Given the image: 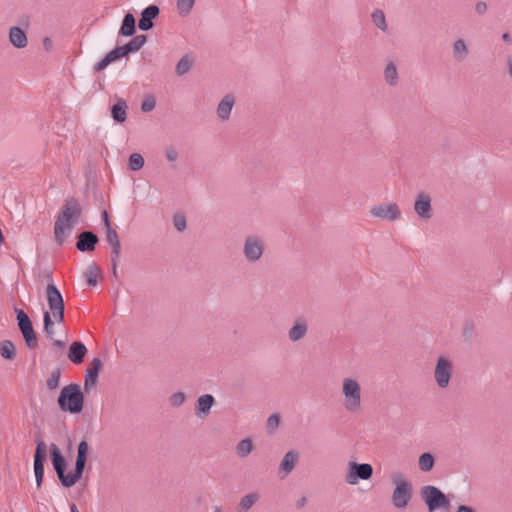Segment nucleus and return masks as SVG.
I'll return each mask as SVG.
<instances>
[{
    "label": "nucleus",
    "mask_w": 512,
    "mask_h": 512,
    "mask_svg": "<svg viewBox=\"0 0 512 512\" xmlns=\"http://www.w3.org/2000/svg\"><path fill=\"white\" fill-rule=\"evenodd\" d=\"M83 208L79 200L73 196L67 197L61 207L54 224V239L58 246H62L75 225L82 216Z\"/></svg>",
    "instance_id": "obj_1"
},
{
    "label": "nucleus",
    "mask_w": 512,
    "mask_h": 512,
    "mask_svg": "<svg viewBox=\"0 0 512 512\" xmlns=\"http://www.w3.org/2000/svg\"><path fill=\"white\" fill-rule=\"evenodd\" d=\"M57 404L62 412L80 414L85 406V395L77 383L64 386L57 398Z\"/></svg>",
    "instance_id": "obj_2"
},
{
    "label": "nucleus",
    "mask_w": 512,
    "mask_h": 512,
    "mask_svg": "<svg viewBox=\"0 0 512 512\" xmlns=\"http://www.w3.org/2000/svg\"><path fill=\"white\" fill-rule=\"evenodd\" d=\"M390 479L395 486L392 493V503L395 508L403 510L412 499L413 486L400 472L392 473Z\"/></svg>",
    "instance_id": "obj_3"
},
{
    "label": "nucleus",
    "mask_w": 512,
    "mask_h": 512,
    "mask_svg": "<svg viewBox=\"0 0 512 512\" xmlns=\"http://www.w3.org/2000/svg\"><path fill=\"white\" fill-rule=\"evenodd\" d=\"M420 495L429 512H434L439 509H448L450 506V500L447 495L436 486H423Z\"/></svg>",
    "instance_id": "obj_4"
},
{
    "label": "nucleus",
    "mask_w": 512,
    "mask_h": 512,
    "mask_svg": "<svg viewBox=\"0 0 512 512\" xmlns=\"http://www.w3.org/2000/svg\"><path fill=\"white\" fill-rule=\"evenodd\" d=\"M15 313L18 329L23 336L26 346L30 350L36 349L38 347V338L30 317L20 308H15Z\"/></svg>",
    "instance_id": "obj_5"
},
{
    "label": "nucleus",
    "mask_w": 512,
    "mask_h": 512,
    "mask_svg": "<svg viewBox=\"0 0 512 512\" xmlns=\"http://www.w3.org/2000/svg\"><path fill=\"white\" fill-rule=\"evenodd\" d=\"M46 299L54 323H62L64 321L65 303L60 290L52 283L46 287Z\"/></svg>",
    "instance_id": "obj_6"
},
{
    "label": "nucleus",
    "mask_w": 512,
    "mask_h": 512,
    "mask_svg": "<svg viewBox=\"0 0 512 512\" xmlns=\"http://www.w3.org/2000/svg\"><path fill=\"white\" fill-rule=\"evenodd\" d=\"M342 392L345 398L344 406L347 411L356 412L361 407V388L359 383L351 378L343 381Z\"/></svg>",
    "instance_id": "obj_7"
},
{
    "label": "nucleus",
    "mask_w": 512,
    "mask_h": 512,
    "mask_svg": "<svg viewBox=\"0 0 512 512\" xmlns=\"http://www.w3.org/2000/svg\"><path fill=\"white\" fill-rule=\"evenodd\" d=\"M49 456H50L51 463L53 465V468L58 476V479H59L61 485L64 488H67V485H68V473H66L67 460L62 455L59 447L55 443L50 444Z\"/></svg>",
    "instance_id": "obj_8"
},
{
    "label": "nucleus",
    "mask_w": 512,
    "mask_h": 512,
    "mask_svg": "<svg viewBox=\"0 0 512 512\" xmlns=\"http://www.w3.org/2000/svg\"><path fill=\"white\" fill-rule=\"evenodd\" d=\"M453 374V363L452 361L444 356L441 355L438 357L435 365L434 370V378L437 383V385L445 389L449 386L450 380L452 378Z\"/></svg>",
    "instance_id": "obj_9"
},
{
    "label": "nucleus",
    "mask_w": 512,
    "mask_h": 512,
    "mask_svg": "<svg viewBox=\"0 0 512 512\" xmlns=\"http://www.w3.org/2000/svg\"><path fill=\"white\" fill-rule=\"evenodd\" d=\"M373 475V467L368 463H348V472L345 480L350 485H356L360 480H369Z\"/></svg>",
    "instance_id": "obj_10"
},
{
    "label": "nucleus",
    "mask_w": 512,
    "mask_h": 512,
    "mask_svg": "<svg viewBox=\"0 0 512 512\" xmlns=\"http://www.w3.org/2000/svg\"><path fill=\"white\" fill-rule=\"evenodd\" d=\"M47 448L43 441H37L34 454V473L37 488H40L44 479V463L46 462Z\"/></svg>",
    "instance_id": "obj_11"
},
{
    "label": "nucleus",
    "mask_w": 512,
    "mask_h": 512,
    "mask_svg": "<svg viewBox=\"0 0 512 512\" xmlns=\"http://www.w3.org/2000/svg\"><path fill=\"white\" fill-rule=\"evenodd\" d=\"M264 253V245L257 236H248L244 241L243 254L248 262L258 261Z\"/></svg>",
    "instance_id": "obj_12"
},
{
    "label": "nucleus",
    "mask_w": 512,
    "mask_h": 512,
    "mask_svg": "<svg viewBox=\"0 0 512 512\" xmlns=\"http://www.w3.org/2000/svg\"><path fill=\"white\" fill-rule=\"evenodd\" d=\"M76 248L82 253H91L99 243V237L91 230H83L76 236Z\"/></svg>",
    "instance_id": "obj_13"
},
{
    "label": "nucleus",
    "mask_w": 512,
    "mask_h": 512,
    "mask_svg": "<svg viewBox=\"0 0 512 512\" xmlns=\"http://www.w3.org/2000/svg\"><path fill=\"white\" fill-rule=\"evenodd\" d=\"M370 213L373 217L389 221H395L401 216V211L396 203H385L374 206Z\"/></svg>",
    "instance_id": "obj_14"
},
{
    "label": "nucleus",
    "mask_w": 512,
    "mask_h": 512,
    "mask_svg": "<svg viewBox=\"0 0 512 512\" xmlns=\"http://www.w3.org/2000/svg\"><path fill=\"white\" fill-rule=\"evenodd\" d=\"M160 9L157 5L152 4L144 8L140 14L138 28L141 31H149L154 27V19L159 16Z\"/></svg>",
    "instance_id": "obj_15"
},
{
    "label": "nucleus",
    "mask_w": 512,
    "mask_h": 512,
    "mask_svg": "<svg viewBox=\"0 0 512 512\" xmlns=\"http://www.w3.org/2000/svg\"><path fill=\"white\" fill-rule=\"evenodd\" d=\"M103 367L102 360L98 357L94 358L85 372L84 390L89 391L90 388L96 386L98 382L99 372Z\"/></svg>",
    "instance_id": "obj_16"
},
{
    "label": "nucleus",
    "mask_w": 512,
    "mask_h": 512,
    "mask_svg": "<svg viewBox=\"0 0 512 512\" xmlns=\"http://www.w3.org/2000/svg\"><path fill=\"white\" fill-rule=\"evenodd\" d=\"M414 210L420 218L424 220L430 219L432 217L430 196L424 192L418 193L414 203Z\"/></svg>",
    "instance_id": "obj_17"
},
{
    "label": "nucleus",
    "mask_w": 512,
    "mask_h": 512,
    "mask_svg": "<svg viewBox=\"0 0 512 512\" xmlns=\"http://www.w3.org/2000/svg\"><path fill=\"white\" fill-rule=\"evenodd\" d=\"M299 456L300 455L297 450H290L283 456L278 468V475L281 479H284L293 471L299 460Z\"/></svg>",
    "instance_id": "obj_18"
},
{
    "label": "nucleus",
    "mask_w": 512,
    "mask_h": 512,
    "mask_svg": "<svg viewBox=\"0 0 512 512\" xmlns=\"http://www.w3.org/2000/svg\"><path fill=\"white\" fill-rule=\"evenodd\" d=\"M214 404L215 398L213 395L203 394L199 396L195 404V415L200 419L207 417Z\"/></svg>",
    "instance_id": "obj_19"
},
{
    "label": "nucleus",
    "mask_w": 512,
    "mask_h": 512,
    "mask_svg": "<svg viewBox=\"0 0 512 512\" xmlns=\"http://www.w3.org/2000/svg\"><path fill=\"white\" fill-rule=\"evenodd\" d=\"M308 332V324L305 318L297 317L294 324L288 331L290 341L297 342L306 336Z\"/></svg>",
    "instance_id": "obj_20"
},
{
    "label": "nucleus",
    "mask_w": 512,
    "mask_h": 512,
    "mask_svg": "<svg viewBox=\"0 0 512 512\" xmlns=\"http://www.w3.org/2000/svg\"><path fill=\"white\" fill-rule=\"evenodd\" d=\"M125 57V54L121 46H116L114 49L109 51L99 62L94 65V71L100 72L104 70L109 64L120 60Z\"/></svg>",
    "instance_id": "obj_21"
},
{
    "label": "nucleus",
    "mask_w": 512,
    "mask_h": 512,
    "mask_svg": "<svg viewBox=\"0 0 512 512\" xmlns=\"http://www.w3.org/2000/svg\"><path fill=\"white\" fill-rule=\"evenodd\" d=\"M87 352V347L83 342L74 341L69 346L67 357L72 363L79 365L84 361Z\"/></svg>",
    "instance_id": "obj_22"
},
{
    "label": "nucleus",
    "mask_w": 512,
    "mask_h": 512,
    "mask_svg": "<svg viewBox=\"0 0 512 512\" xmlns=\"http://www.w3.org/2000/svg\"><path fill=\"white\" fill-rule=\"evenodd\" d=\"M235 104L233 94H226L217 106V116L221 121H227L230 118L232 108Z\"/></svg>",
    "instance_id": "obj_23"
},
{
    "label": "nucleus",
    "mask_w": 512,
    "mask_h": 512,
    "mask_svg": "<svg viewBox=\"0 0 512 512\" xmlns=\"http://www.w3.org/2000/svg\"><path fill=\"white\" fill-rule=\"evenodd\" d=\"M9 41L10 43L18 49H22L27 46L28 39L26 32L17 26H13L9 30Z\"/></svg>",
    "instance_id": "obj_24"
},
{
    "label": "nucleus",
    "mask_w": 512,
    "mask_h": 512,
    "mask_svg": "<svg viewBox=\"0 0 512 512\" xmlns=\"http://www.w3.org/2000/svg\"><path fill=\"white\" fill-rule=\"evenodd\" d=\"M136 33V19L130 12L124 15L118 35L123 37H132Z\"/></svg>",
    "instance_id": "obj_25"
},
{
    "label": "nucleus",
    "mask_w": 512,
    "mask_h": 512,
    "mask_svg": "<svg viewBox=\"0 0 512 512\" xmlns=\"http://www.w3.org/2000/svg\"><path fill=\"white\" fill-rule=\"evenodd\" d=\"M86 462V459L76 458L74 469L68 472L67 488L74 486L82 478L86 467Z\"/></svg>",
    "instance_id": "obj_26"
},
{
    "label": "nucleus",
    "mask_w": 512,
    "mask_h": 512,
    "mask_svg": "<svg viewBox=\"0 0 512 512\" xmlns=\"http://www.w3.org/2000/svg\"><path fill=\"white\" fill-rule=\"evenodd\" d=\"M127 103L123 98H118L111 107V117L116 123H123L127 119Z\"/></svg>",
    "instance_id": "obj_27"
},
{
    "label": "nucleus",
    "mask_w": 512,
    "mask_h": 512,
    "mask_svg": "<svg viewBox=\"0 0 512 512\" xmlns=\"http://www.w3.org/2000/svg\"><path fill=\"white\" fill-rule=\"evenodd\" d=\"M147 42V36L145 34H140L134 36L128 43L121 46L125 56L130 53H135L139 51Z\"/></svg>",
    "instance_id": "obj_28"
},
{
    "label": "nucleus",
    "mask_w": 512,
    "mask_h": 512,
    "mask_svg": "<svg viewBox=\"0 0 512 512\" xmlns=\"http://www.w3.org/2000/svg\"><path fill=\"white\" fill-rule=\"evenodd\" d=\"M418 465L421 471L429 472L435 465V457L430 452H424L419 456Z\"/></svg>",
    "instance_id": "obj_29"
},
{
    "label": "nucleus",
    "mask_w": 512,
    "mask_h": 512,
    "mask_svg": "<svg viewBox=\"0 0 512 512\" xmlns=\"http://www.w3.org/2000/svg\"><path fill=\"white\" fill-rule=\"evenodd\" d=\"M259 499V494L256 492L249 493L241 498L238 503L237 510L239 512H247Z\"/></svg>",
    "instance_id": "obj_30"
},
{
    "label": "nucleus",
    "mask_w": 512,
    "mask_h": 512,
    "mask_svg": "<svg viewBox=\"0 0 512 512\" xmlns=\"http://www.w3.org/2000/svg\"><path fill=\"white\" fill-rule=\"evenodd\" d=\"M101 274V269L96 263L90 264L86 271H85V277L86 282L89 286H96L97 285V278Z\"/></svg>",
    "instance_id": "obj_31"
},
{
    "label": "nucleus",
    "mask_w": 512,
    "mask_h": 512,
    "mask_svg": "<svg viewBox=\"0 0 512 512\" xmlns=\"http://www.w3.org/2000/svg\"><path fill=\"white\" fill-rule=\"evenodd\" d=\"M0 355L6 360H13L16 356L15 345L10 340H3L0 343Z\"/></svg>",
    "instance_id": "obj_32"
},
{
    "label": "nucleus",
    "mask_w": 512,
    "mask_h": 512,
    "mask_svg": "<svg viewBox=\"0 0 512 512\" xmlns=\"http://www.w3.org/2000/svg\"><path fill=\"white\" fill-rule=\"evenodd\" d=\"M468 53L467 45L463 39H458L454 42L453 54L458 61H463L467 57Z\"/></svg>",
    "instance_id": "obj_33"
},
{
    "label": "nucleus",
    "mask_w": 512,
    "mask_h": 512,
    "mask_svg": "<svg viewBox=\"0 0 512 512\" xmlns=\"http://www.w3.org/2000/svg\"><path fill=\"white\" fill-rule=\"evenodd\" d=\"M384 76H385L386 82L389 85L395 86L398 84L397 68L393 62H390L387 64V66L384 70Z\"/></svg>",
    "instance_id": "obj_34"
},
{
    "label": "nucleus",
    "mask_w": 512,
    "mask_h": 512,
    "mask_svg": "<svg viewBox=\"0 0 512 512\" xmlns=\"http://www.w3.org/2000/svg\"><path fill=\"white\" fill-rule=\"evenodd\" d=\"M43 329L49 340H53L54 338V320L51 317V313L49 311H45L43 313Z\"/></svg>",
    "instance_id": "obj_35"
},
{
    "label": "nucleus",
    "mask_w": 512,
    "mask_h": 512,
    "mask_svg": "<svg viewBox=\"0 0 512 512\" xmlns=\"http://www.w3.org/2000/svg\"><path fill=\"white\" fill-rule=\"evenodd\" d=\"M253 450V443L250 438L241 440L236 446V453L239 457H247Z\"/></svg>",
    "instance_id": "obj_36"
},
{
    "label": "nucleus",
    "mask_w": 512,
    "mask_h": 512,
    "mask_svg": "<svg viewBox=\"0 0 512 512\" xmlns=\"http://www.w3.org/2000/svg\"><path fill=\"white\" fill-rule=\"evenodd\" d=\"M60 377H61V368L60 367L54 368L52 370V372L50 373V376L46 380L47 389L51 390V391L57 389L59 387Z\"/></svg>",
    "instance_id": "obj_37"
},
{
    "label": "nucleus",
    "mask_w": 512,
    "mask_h": 512,
    "mask_svg": "<svg viewBox=\"0 0 512 512\" xmlns=\"http://www.w3.org/2000/svg\"><path fill=\"white\" fill-rule=\"evenodd\" d=\"M193 61L188 55L183 56L176 65V74L182 76L186 74L192 67Z\"/></svg>",
    "instance_id": "obj_38"
},
{
    "label": "nucleus",
    "mask_w": 512,
    "mask_h": 512,
    "mask_svg": "<svg viewBox=\"0 0 512 512\" xmlns=\"http://www.w3.org/2000/svg\"><path fill=\"white\" fill-rule=\"evenodd\" d=\"M372 21L380 30L384 32L387 30L385 14L382 10L377 9L372 13Z\"/></svg>",
    "instance_id": "obj_39"
},
{
    "label": "nucleus",
    "mask_w": 512,
    "mask_h": 512,
    "mask_svg": "<svg viewBox=\"0 0 512 512\" xmlns=\"http://www.w3.org/2000/svg\"><path fill=\"white\" fill-rule=\"evenodd\" d=\"M281 422L280 415L278 413L271 414L266 421V430L268 434L272 435L276 432Z\"/></svg>",
    "instance_id": "obj_40"
},
{
    "label": "nucleus",
    "mask_w": 512,
    "mask_h": 512,
    "mask_svg": "<svg viewBox=\"0 0 512 512\" xmlns=\"http://www.w3.org/2000/svg\"><path fill=\"white\" fill-rule=\"evenodd\" d=\"M195 3V0H177V9L180 16H187Z\"/></svg>",
    "instance_id": "obj_41"
},
{
    "label": "nucleus",
    "mask_w": 512,
    "mask_h": 512,
    "mask_svg": "<svg viewBox=\"0 0 512 512\" xmlns=\"http://www.w3.org/2000/svg\"><path fill=\"white\" fill-rule=\"evenodd\" d=\"M106 230V241L107 243L113 247L116 245H121L119 235L117 231L113 227H108Z\"/></svg>",
    "instance_id": "obj_42"
},
{
    "label": "nucleus",
    "mask_w": 512,
    "mask_h": 512,
    "mask_svg": "<svg viewBox=\"0 0 512 512\" xmlns=\"http://www.w3.org/2000/svg\"><path fill=\"white\" fill-rule=\"evenodd\" d=\"M155 106H156L155 97L151 94H148L144 97V99L141 103V110L143 112H150L155 108Z\"/></svg>",
    "instance_id": "obj_43"
},
{
    "label": "nucleus",
    "mask_w": 512,
    "mask_h": 512,
    "mask_svg": "<svg viewBox=\"0 0 512 512\" xmlns=\"http://www.w3.org/2000/svg\"><path fill=\"white\" fill-rule=\"evenodd\" d=\"M173 223H174L175 228L179 232L184 231L186 229V227H187L186 218H185V216L182 213L174 214V216H173Z\"/></svg>",
    "instance_id": "obj_44"
},
{
    "label": "nucleus",
    "mask_w": 512,
    "mask_h": 512,
    "mask_svg": "<svg viewBox=\"0 0 512 512\" xmlns=\"http://www.w3.org/2000/svg\"><path fill=\"white\" fill-rule=\"evenodd\" d=\"M88 454H89V444L85 439H83L78 444L76 458H81V459L87 460Z\"/></svg>",
    "instance_id": "obj_45"
},
{
    "label": "nucleus",
    "mask_w": 512,
    "mask_h": 512,
    "mask_svg": "<svg viewBox=\"0 0 512 512\" xmlns=\"http://www.w3.org/2000/svg\"><path fill=\"white\" fill-rule=\"evenodd\" d=\"M186 399L183 392H175L169 397V403L173 407H180Z\"/></svg>",
    "instance_id": "obj_46"
},
{
    "label": "nucleus",
    "mask_w": 512,
    "mask_h": 512,
    "mask_svg": "<svg viewBox=\"0 0 512 512\" xmlns=\"http://www.w3.org/2000/svg\"><path fill=\"white\" fill-rule=\"evenodd\" d=\"M121 255V245L111 247V264L118 265V261Z\"/></svg>",
    "instance_id": "obj_47"
},
{
    "label": "nucleus",
    "mask_w": 512,
    "mask_h": 512,
    "mask_svg": "<svg viewBox=\"0 0 512 512\" xmlns=\"http://www.w3.org/2000/svg\"><path fill=\"white\" fill-rule=\"evenodd\" d=\"M165 154L167 160H176L178 157V152L173 146L166 147Z\"/></svg>",
    "instance_id": "obj_48"
},
{
    "label": "nucleus",
    "mask_w": 512,
    "mask_h": 512,
    "mask_svg": "<svg viewBox=\"0 0 512 512\" xmlns=\"http://www.w3.org/2000/svg\"><path fill=\"white\" fill-rule=\"evenodd\" d=\"M487 4L484 1H478L475 5V12L478 15H484L487 12Z\"/></svg>",
    "instance_id": "obj_49"
},
{
    "label": "nucleus",
    "mask_w": 512,
    "mask_h": 512,
    "mask_svg": "<svg viewBox=\"0 0 512 512\" xmlns=\"http://www.w3.org/2000/svg\"><path fill=\"white\" fill-rule=\"evenodd\" d=\"M101 218H102V221L104 223L105 229L108 228V227H112L109 214H108V212L106 210H103L101 212Z\"/></svg>",
    "instance_id": "obj_50"
},
{
    "label": "nucleus",
    "mask_w": 512,
    "mask_h": 512,
    "mask_svg": "<svg viewBox=\"0 0 512 512\" xmlns=\"http://www.w3.org/2000/svg\"><path fill=\"white\" fill-rule=\"evenodd\" d=\"M128 169L138 171L144 167L145 162H128Z\"/></svg>",
    "instance_id": "obj_51"
},
{
    "label": "nucleus",
    "mask_w": 512,
    "mask_h": 512,
    "mask_svg": "<svg viewBox=\"0 0 512 512\" xmlns=\"http://www.w3.org/2000/svg\"><path fill=\"white\" fill-rule=\"evenodd\" d=\"M43 46L46 51H51L53 47L52 40L49 37H45L43 40Z\"/></svg>",
    "instance_id": "obj_52"
},
{
    "label": "nucleus",
    "mask_w": 512,
    "mask_h": 512,
    "mask_svg": "<svg viewBox=\"0 0 512 512\" xmlns=\"http://www.w3.org/2000/svg\"><path fill=\"white\" fill-rule=\"evenodd\" d=\"M456 512H476V511L471 506L459 505Z\"/></svg>",
    "instance_id": "obj_53"
},
{
    "label": "nucleus",
    "mask_w": 512,
    "mask_h": 512,
    "mask_svg": "<svg viewBox=\"0 0 512 512\" xmlns=\"http://www.w3.org/2000/svg\"><path fill=\"white\" fill-rule=\"evenodd\" d=\"M307 503V498L305 496H302L301 498H299L296 502V507L298 509H301L303 508Z\"/></svg>",
    "instance_id": "obj_54"
},
{
    "label": "nucleus",
    "mask_w": 512,
    "mask_h": 512,
    "mask_svg": "<svg viewBox=\"0 0 512 512\" xmlns=\"http://www.w3.org/2000/svg\"><path fill=\"white\" fill-rule=\"evenodd\" d=\"M44 277L49 281V284L53 283V274L51 270H44L43 271Z\"/></svg>",
    "instance_id": "obj_55"
},
{
    "label": "nucleus",
    "mask_w": 512,
    "mask_h": 512,
    "mask_svg": "<svg viewBox=\"0 0 512 512\" xmlns=\"http://www.w3.org/2000/svg\"><path fill=\"white\" fill-rule=\"evenodd\" d=\"M127 160H144V158L140 153H132L128 156Z\"/></svg>",
    "instance_id": "obj_56"
},
{
    "label": "nucleus",
    "mask_w": 512,
    "mask_h": 512,
    "mask_svg": "<svg viewBox=\"0 0 512 512\" xmlns=\"http://www.w3.org/2000/svg\"><path fill=\"white\" fill-rule=\"evenodd\" d=\"M51 341L53 342V345H54V346H56V347H58V348H60V349L65 348V345H66V344H65V342H64V341H62V340H57V339H54V338H53V340H51Z\"/></svg>",
    "instance_id": "obj_57"
},
{
    "label": "nucleus",
    "mask_w": 512,
    "mask_h": 512,
    "mask_svg": "<svg viewBox=\"0 0 512 512\" xmlns=\"http://www.w3.org/2000/svg\"><path fill=\"white\" fill-rule=\"evenodd\" d=\"M507 66H508L509 76L512 78V55L507 56Z\"/></svg>",
    "instance_id": "obj_58"
},
{
    "label": "nucleus",
    "mask_w": 512,
    "mask_h": 512,
    "mask_svg": "<svg viewBox=\"0 0 512 512\" xmlns=\"http://www.w3.org/2000/svg\"><path fill=\"white\" fill-rule=\"evenodd\" d=\"M502 40L508 44H511L512 42V39H511V35L509 32H505L502 34Z\"/></svg>",
    "instance_id": "obj_59"
},
{
    "label": "nucleus",
    "mask_w": 512,
    "mask_h": 512,
    "mask_svg": "<svg viewBox=\"0 0 512 512\" xmlns=\"http://www.w3.org/2000/svg\"><path fill=\"white\" fill-rule=\"evenodd\" d=\"M117 267H118V265L112 264V275L116 279L118 278Z\"/></svg>",
    "instance_id": "obj_60"
},
{
    "label": "nucleus",
    "mask_w": 512,
    "mask_h": 512,
    "mask_svg": "<svg viewBox=\"0 0 512 512\" xmlns=\"http://www.w3.org/2000/svg\"><path fill=\"white\" fill-rule=\"evenodd\" d=\"M85 171H86V176L87 178H89V174L91 173V165L88 164L86 167H85Z\"/></svg>",
    "instance_id": "obj_61"
},
{
    "label": "nucleus",
    "mask_w": 512,
    "mask_h": 512,
    "mask_svg": "<svg viewBox=\"0 0 512 512\" xmlns=\"http://www.w3.org/2000/svg\"><path fill=\"white\" fill-rule=\"evenodd\" d=\"M70 510H71V512H79V510H78V508H77L76 504H74V503H72V504L70 505Z\"/></svg>",
    "instance_id": "obj_62"
},
{
    "label": "nucleus",
    "mask_w": 512,
    "mask_h": 512,
    "mask_svg": "<svg viewBox=\"0 0 512 512\" xmlns=\"http://www.w3.org/2000/svg\"><path fill=\"white\" fill-rule=\"evenodd\" d=\"M214 512H222L221 508L218 506L214 507Z\"/></svg>",
    "instance_id": "obj_63"
}]
</instances>
